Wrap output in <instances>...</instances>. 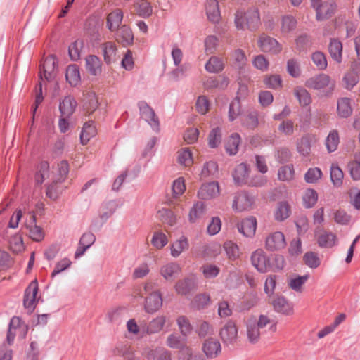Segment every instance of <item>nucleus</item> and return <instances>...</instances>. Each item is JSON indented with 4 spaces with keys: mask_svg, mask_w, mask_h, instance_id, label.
Returning <instances> with one entry per match:
<instances>
[{
    "mask_svg": "<svg viewBox=\"0 0 360 360\" xmlns=\"http://www.w3.org/2000/svg\"><path fill=\"white\" fill-rule=\"evenodd\" d=\"M235 24L238 30H245L246 28L253 31L260 25V16L257 8H250L246 12L237 11L235 15Z\"/></svg>",
    "mask_w": 360,
    "mask_h": 360,
    "instance_id": "obj_1",
    "label": "nucleus"
},
{
    "mask_svg": "<svg viewBox=\"0 0 360 360\" xmlns=\"http://www.w3.org/2000/svg\"><path fill=\"white\" fill-rule=\"evenodd\" d=\"M186 190L185 181L183 177H179L173 181L172 194L167 193L162 200V204L174 207L177 204L178 199Z\"/></svg>",
    "mask_w": 360,
    "mask_h": 360,
    "instance_id": "obj_2",
    "label": "nucleus"
},
{
    "mask_svg": "<svg viewBox=\"0 0 360 360\" xmlns=\"http://www.w3.org/2000/svg\"><path fill=\"white\" fill-rule=\"evenodd\" d=\"M147 294L144 304L145 311L153 314L158 310V287L155 283H147L144 287Z\"/></svg>",
    "mask_w": 360,
    "mask_h": 360,
    "instance_id": "obj_3",
    "label": "nucleus"
},
{
    "mask_svg": "<svg viewBox=\"0 0 360 360\" xmlns=\"http://www.w3.org/2000/svg\"><path fill=\"white\" fill-rule=\"evenodd\" d=\"M27 332V327L21 322L18 317H13L11 320L7 334V342L12 344L15 337L24 338Z\"/></svg>",
    "mask_w": 360,
    "mask_h": 360,
    "instance_id": "obj_4",
    "label": "nucleus"
},
{
    "mask_svg": "<svg viewBox=\"0 0 360 360\" xmlns=\"http://www.w3.org/2000/svg\"><path fill=\"white\" fill-rule=\"evenodd\" d=\"M69 172L68 163L66 161H61L58 164L56 169V172L52 174L51 179L52 184H50L47 188L46 193L50 197L52 193H55L54 186L58 182H62L67 177Z\"/></svg>",
    "mask_w": 360,
    "mask_h": 360,
    "instance_id": "obj_5",
    "label": "nucleus"
},
{
    "mask_svg": "<svg viewBox=\"0 0 360 360\" xmlns=\"http://www.w3.org/2000/svg\"><path fill=\"white\" fill-rule=\"evenodd\" d=\"M57 66V60L55 56H49L46 57L40 69L39 77L41 80L44 79L47 81H51L56 76Z\"/></svg>",
    "mask_w": 360,
    "mask_h": 360,
    "instance_id": "obj_6",
    "label": "nucleus"
},
{
    "mask_svg": "<svg viewBox=\"0 0 360 360\" xmlns=\"http://www.w3.org/2000/svg\"><path fill=\"white\" fill-rule=\"evenodd\" d=\"M254 199L245 191H240L236 193L232 207L236 212H243L251 208Z\"/></svg>",
    "mask_w": 360,
    "mask_h": 360,
    "instance_id": "obj_7",
    "label": "nucleus"
},
{
    "mask_svg": "<svg viewBox=\"0 0 360 360\" xmlns=\"http://www.w3.org/2000/svg\"><path fill=\"white\" fill-rule=\"evenodd\" d=\"M258 46L262 51L269 52L274 54H277L282 50L281 45L276 39L264 33H262L259 37Z\"/></svg>",
    "mask_w": 360,
    "mask_h": 360,
    "instance_id": "obj_8",
    "label": "nucleus"
},
{
    "mask_svg": "<svg viewBox=\"0 0 360 360\" xmlns=\"http://www.w3.org/2000/svg\"><path fill=\"white\" fill-rule=\"evenodd\" d=\"M220 337L226 345H233L238 339V328L234 321L229 320L220 330Z\"/></svg>",
    "mask_w": 360,
    "mask_h": 360,
    "instance_id": "obj_9",
    "label": "nucleus"
},
{
    "mask_svg": "<svg viewBox=\"0 0 360 360\" xmlns=\"http://www.w3.org/2000/svg\"><path fill=\"white\" fill-rule=\"evenodd\" d=\"M285 245V236L282 232L272 233L266 238L265 246L269 251H278L284 248Z\"/></svg>",
    "mask_w": 360,
    "mask_h": 360,
    "instance_id": "obj_10",
    "label": "nucleus"
},
{
    "mask_svg": "<svg viewBox=\"0 0 360 360\" xmlns=\"http://www.w3.org/2000/svg\"><path fill=\"white\" fill-rule=\"evenodd\" d=\"M38 292V283L37 280L32 281L26 288L24 296V306L30 311H33L36 304V295Z\"/></svg>",
    "mask_w": 360,
    "mask_h": 360,
    "instance_id": "obj_11",
    "label": "nucleus"
},
{
    "mask_svg": "<svg viewBox=\"0 0 360 360\" xmlns=\"http://www.w3.org/2000/svg\"><path fill=\"white\" fill-rule=\"evenodd\" d=\"M252 264L261 273H264L269 268V261L262 249L256 250L251 256Z\"/></svg>",
    "mask_w": 360,
    "mask_h": 360,
    "instance_id": "obj_12",
    "label": "nucleus"
},
{
    "mask_svg": "<svg viewBox=\"0 0 360 360\" xmlns=\"http://www.w3.org/2000/svg\"><path fill=\"white\" fill-rule=\"evenodd\" d=\"M219 195L218 182L212 181L202 184L198 192V196L202 200H210Z\"/></svg>",
    "mask_w": 360,
    "mask_h": 360,
    "instance_id": "obj_13",
    "label": "nucleus"
},
{
    "mask_svg": "<svg viewBox=\"0 0 360 360\" xmlns=\"http://www.w3.org/2000/svg\"><path fill=\"white\" fill-rule=\"evenodd\" d=\"M202 349L207 358L214 359L221 353V347L218 340L210 338L205 340Z\"/></svg>",
    "mask_w": 360,
    "mask_h": 360,
    "instance_id": "obj_14",
    "label": "nucleus"
},
{
    "mask_svg": "<svg viewBox=\"0 0 360 360\" xmlns=\"http://www.w3.org/2000/svg\"><path fill=\"white\" fill-rule=\"evenodd\" d=\"M256 318L251 316L246 321V333L248 341L252 344L259 342L262 331L257 327Z\"/></svg>",
    "mask_w": 360,
    "mask_h": 360,
    "instance_id": "obj_15",
    "label": "nucleus"
},
{
    "mask_svg": "<svg viewBox=\"0 0 360 360\" xmlns=\"http://www.w3.org/2000/svg\"><path fill=\"white\" fill-rule=\"evenodd\" d=\"M205 11L207 19L211 22L218 23L221 20V13L219 1L207 0L205 4Z\"/></svg>",
    "mask_w": 360,
    "mask_h": 360,
    "instance_id": "obj_16",
    "label": "nucleus"
},
{
    "mask_svg": "<svg viewBox=\"0 0 360 360\" xmlns=\"http://www.w3.org/2000/svg\"><path fill=\"white\" fill-rule=\"evenodd\" d=\"M85 68L93 76L100 75L102 72V63L96 56L89 55L85 58Z\"/></svg>",
    "mask_w": 360,
    "mask_h": 360,
    "instance_id": "obj_17",
    "label": "nucleus"
},
{
    "mask_svg": "<svg viewBox=\"0 0 360 360\" xmlns=\"http://www.w3.org/2000/svg\"><path fill=\"white\" fill-rule=\"evenodd\" d=\"M257 221L255 217L246 218L238 224L240 233L246 237H252L256 231Z\"/></svg>",
    "mask_w": 360,
    "mask_h": 360,
    "instance_id": "obj_18",
    "label": "nucleus"
},
{
    "mask_svg": "<svg viewBox=\"0 0 360 360\" xmlns=\"http://www.w3.org/2000/svg\"><path fill=\"white\" fill-rule=\"evenodd\" d=\"M330 82V77L325 74H320L311 77L306 81V86L314 89H322L328 86Z\"/></svg>",
    "mask_w": 360,
    "mask_h": 360,
    "instance_id": "obj_19",
    "label": "nucleus"
},
{
    "mask_svg": "<svg viewBox=\"0 0 360 360\" xmlns=\"http://www.w3.org/2000/svg\"><path fill=\"white\" fill-rule=\"evenodd\" d=\"M26 227L29 230V236L34 241L40 242L44 238V232L41 227L35 224V216L30 214V222L26 224Z\"/></svg>",
    "mask_w": 360,
    "mask_h": 360,
    "instance_id": "obj_20",
    "label": "nucleus"
},
{
    "mask_svg": "<svg viewBox=\"0 0 360 360\" xmlns=\"http://www.w3.org/2000/svg\"><path fill=\"white\" fill-rule=\"evenodd\" d=\"M342 44L337 39H330L328 44V52L333 60L340 63L342 60Z\"/></svg>",
    "mask_w": 360,
    "mask_h": 360,
    "instance_id": "obj_21",
    "label": "nucleus"
},
{
    "mask_svg": "<svg viewBox=\"0 0 360 360\" xmlns=\"http://www.w3.org/2000/svg\"><path fill=\"white\" fill-rule=\"evenodd\" d=\"M141 117L147 122L153 128H155L158 125L155 111L146 103H141L139 104Z\"/></svg>",
    "mask_w": 360,
    "mask_h": 360,
    "instance_id": "obj_22",
    "label": "nucleus"
},
{
    "mask_svg": "<svg viewBox=\"0 0 360 360\" xmlns=\"http://www.w3.org/2000/svg\"><path fill=\"white\" fill-rule=\"evenodd\" d=\"M257 327H259L263 333L269 331L274 333L276 330V322L268 316L262 314L258 319H256Z\"/></svg>",
    "mask_w": 360,
    "mask_h": 360,
    "instance_id": "obj_23",
    "label": "nucleus"
},
{
    "mask_svg": "<svg viewBox=\"0 0 360 360\" xmlns=\"http://www.w3.org/2000/svg\"><path fill=\"white\" fill-rule=\"evenodd\" d=\"M76 106L77 102L74 98L71 96L65 97L59 105L61 116L69 117L75 112Z\"/></svg>",
    "mask_w": 360,
    "mask_h": 360,
    "instance_id": "obj_24",
    "label": "nucleus"
},
{
    "mask_svg": "<svg viewBox=\"0 0 360 360\" xmlns=\"http://www.w3.org/2000/svg\"><path fill=\"white\" fill-rule=\"evenodd\" d=\"M337 112L342 118H347L351 116L353 112L351 99L347 97L339 98L337 102Z\"/></svg>",
    "mask_w": 360,
    "mask_h": 360,
    "instance_id": "obj_25",
    "label": "nucleus"
},
{
    "mask_svg": "<svg viewBox=\"0 0 360 360\" xmlns=\"http://www.w3.org/2000/svg\"><path fill=\"white\" fill-rule=\"evenodd\" d=\"M273 306L275 311L285 315H290L293 311L292 304L281 296L277 297L273 300Z\"/></svg>",
    "mask_w": 360,
    "mask_h": 360,
    "instance_id": "obj_26",
    "label": "nucleus"
},
{
    "mask_svg": "<svg viewBox=\"0 0 360 360\" xmlns=\"http://www.w3.org/2000/svg\"><path fill=\"white\" fill-rule=\"evenodd\" d=\"M116 40L123 46L131 44L134 41V34L131 28L125 25H122L117 31Z\"/></svg>",
    "mask_w": 360,
    "mask_h": 360,
    "instance_id": "obj_27",
    "label": "nucleus"
},
{
    "mask_svg": "<svg viewBox=\"0 0 360 360\" xmlns=\"http://www.w3.org/2000/svg\"><path fill=\"white\" fill-rule=\"evenodd\" d=\"M249 175V169L246 164L240 163L238 165L233 173L234 182L237 185H242L246 183Z\"/></svg>",
    "mask_w": 360,
    "mask_h": 360,
    "instance_id": "obj_28",
    "label": "nucleus"
},
{
    "mask_svg": "<svg viewBox=\"0 0 360 360\" xmlns=\"http://www.w3.org/2000/svg\"><path fill=\"white\" fill-rule=\"evenodd\" d=\"M336 4L333 2H325L317 8L316 18L318 20H323L329 18L335 13Z\"/></svg>",
    "mask_w": 360,
    "mask_h": 360,
    "instance_id": "obj_29",
    "label": "nucleus"
},
{
    "mask_svg": "<svg viewBox=\"0 0 360 360\" xmlns=\"http://www.w3.org/2000/svg\"><path fill=\"white\" fill-rule=\"evenodd\" d=\"M123 19V13L121 9H115L110 13L107 18V27L111 30H117Z\"/></svg>",
    "mask_w": 360,
    "mask_h": 360,
    "instance_id": "obj_30",
    "label": "nucleus"
},
{
    "mask_svg": "<svg viewBox=\"0 0 360 360\" xmlns=\"http://www.w3.org/2000/svg\"><path fill=\"white\" fill-rule=\"evenodd\" d=\"M98 106V102L94 92H89L84 96L83 110L88 115L92 114Z\"/></svg>",
    "mask_w": 360,
    "mask_h": 360,
    "instance_id": "obj_31",
    "label": "nucleus"
},
{
    "mask_svg": "<svg viewBox=\"0 0 360 360\" xmlns=\"http://www.w3.org/2000/svg\"><path fill=\"white\" fill-rule=\"evenodd\" d=\"M242 125L248 129H255L259 124L258 113L256 110H249L241 117Z\"/></svg>",
    "mask_w": 360,
    "mask_h": 360,
    "instance_id": "obj_32",
    "label": "nucleus"
},
{
    "mask_svg": "<svg viewBox=\"0 0 360 360\" xmlns=\"http://www.w3.org/2000/svg\"><path fill=\"white\" fill-rule=\"evenodd\" d=\"M312 138L311 135L303 136L297 143V150L303 157H307L311 153Z\"/></svg>",
    "mask_w": 360,
    "mask_h": 360,
    "instance_id": "obj_33",
    "label": "nucleus"
},
{
    "mask_svg": "<svg viewBox=\"0 0 360 360\" xmlns=\"http://www.w3.org/2000/svg\"><path fill=\"white\" fill-rule=\"evenodd\" d=\"M102 52L105 63H110L115 60L117 46L115 43L108 41L101 45Z\"/></svg>",
    "mask_w": 360,
    "mask_h": 360,
    "instance_id": "obj_34",
    "label": "nucleus"
},
{
    "mask_svg": "<svg viewBox=\"0 0 360 360\" xmlns=\"http://www.w3.org/2000/svg\"><path fill=\"white\" fill-rule=\"evenodd\" d=\"M96 134V129L92 121L86 122L84 124L82 133L80 135V140L82 145H86L89 140L95 136Z\"/></svg>",
    "mask_w": 360,
    "mask_h": 360,
    "instance_id": "obj_35",
    "label": "nucleus"
},
{
    "mask_svg": "<svg viewBox=\"0 0 360 360\" xmlns=\"http://www.w3.org/2000/svg\"><path fill=\"white\" fill-rule=\"evenodd\" d=\"M175 288L179 294L187 295L195 288V280L193 278H187L179 281L175 285Z\"/></svg>",
    "mask_w": 360,
    "mask_h": 360,
    "instance_id": "obj_36",
    "label": "nucleus"
},
{
    "mask_svg": "<svg viewBox=\"0 0 360 360\" xmlns=\"http://www.w3.org/2000/svg\"><path fill=\"white\" fill-rule=\"evenodd\" d=\"M167 345L171 348L179 349L182 353V355L186 352V349L189 348L186 346L185 338H181L174 334L168 336Z\"/></svg>",
    "mask_w": 360,
    "mask_h": 360,
    "instance_id": "obj_37",
    "label": "nucleus"
},
{
    "mask_svg": "<svg viewBox=\"0 0 360 360\" xmlns=\"http://www.w3.org/2000/svg\"><path fill=\"white\" fill-rule=\"evenodd\" d=\"M66 80L69 82L71 86H77L80 81V72L79 70V68L76 65H70L67 68L66 75H65Z\"/></svg>",
    "mask_w": 360,
    "mask_h": 360,
    "instance_id": "obj_38",
    "label": "nucleus"
},
{
    "mask_svg": "<svg viewBox=\"0 0 360 360\" xmlns=\"http://www.w3.org/2000/svg\"><path fill=\"white\" fill-rule=\"evenodd\" d=\"M210 302L211 298L208 293H200L194 297L191 302V306L195 309L202 310L207 308L210 305Z\"/></svg>",
    "mask_w": 360,
    "mask_h": 360,
    "instance_id": "obj_39",
    "label": "nucleus"
},
{
    "mask_svg": "<svg viewBox=\"0 0 360 360\" xmlns=\"http://www.w3.org/2000/svg\"><path fill=\"white\" fill-rule=\"evenodd\" d=\"M340 143V136L336 129L331 130L325 140V145L328 153L334 152L337 150Z\"/></svg>",
    "mask_w": 360,
    "mask_h": 360,
    "instance_id": "obj_40",
    "label": "nucleus"
},
{
    "mask_svg": "<svg viewBox=\"0 0 360 360\" xmlns=\"http://www.w3.org/2000/svg\"><path fill=\"white\" fill-rule=\"evenodd\" d=\"M240 143V136L238 133L232 134L228 139L225 148L230 155H236L238 151V146Z\"/></svg>",
    "mask_w": 360,
    "mask_h": 360,
    "instance_id": "obj_41",
    "label": "nucleus"
},
{
    "mask_svg": "<svg viewBox=\"0 0 360 360\" xmlns=\"http://www.w3.org/2000/svg\"><path fill=\"white\" fill-rule=\"evenodd\" d=\"M302 201L305 208H312L318 201L317 192L313 188L307 189L303 194Z\"/></svg>",
    "mask_w": 360,
    "mask_h": 360,
    "instance_id": "obj_42",
    "label": "nucleus"
},
{
    "mask_svg": "<svg viewBox=\"0 0 360 360\" xmlns=\"http://www.w3.org/2000/svg\"><path fill=\"white\" fill-rule=\"evenodd\" d=\"M317 243L321 248H332L335 245L336 236L331 232L324 231L318 236Z\"/></svg>",
    "mask_w": 360,
    "mask_h": 360,
    "instance_id": "obj_43",
    "label": "nucleus"
},
{
    "mask_svg": "<svg viewBox=\"0 0 360 360\" xmlns=\"http://www.w3.org/2000/svg\"><path fill=\"white\" fill-rule=\"evenodd\" d=\"M134 11L141 17H148L152 13V7L146 0H139L134 4Z\"/></svg>",
    "mask_w": 360,
    "mask_h": 360,
    "instance_id": "obj_44",
    "label": "nucleus"
},
{
    "mask_svg": "<svg viewBox=\"0 0 360 360\" xmlns=\"http://www.w3.org/2000/svg\"><path fill=\"white\" fill-rule=\"evenodd\" d=\"M205 68L209 72L218 73L223 70L224 63L221 58L217 56H212L206 63Z\"/></svg>",
    "mask_w": 360,
    "mask_h": 360,
    "instance_id": "obj_45",
    "label": "nucleus"
},
{
    "mask_svg": "<svg viewBox=\"0 0 360 360\" xmlns=\"http://www.w3.org/2000/svg\"><path fill=\"white\" fill-rule=\"evenodd\" d=\"M219 173L218 165L215 161L210 160L206 162L201 171V176L202 177H217Z\"/></svg>",
    "mask_w": 360,
    "mask_h": 360,
    "instance_id": "obj_46",
    "label": "nucleus"
},
{
    "mask_svg": "<svg viewBox=\"0 0 360 360\" xmlns=\"http://www.w3.org/2000/svg\"><path fill=\"white\" fill-rule=\"evenodd\" d=\"M294 95L298 99L301 105L307 106L311 101L309 93L302 86H297L294 89Z\"/></svg>",
    "mask_w": 360,
    "mask_h": 360,
    "instance_id": "obj_47",
    "label": "nucleus"
},
{
    "mask_svg": "<svg viewBox=\"0 0 360 360\" xmlns=\"http://www.w3.org/2000/svg\"><path fill=\"white\" fill-rule=\"evenodd\" d=\"M188 247V240L184 236L180 238L171 246V254L173 257H176Z\"/></svg>",
    "mask_w": 360,
    "mask_h": 360,
    "instance_id": "obj_48",
    "label": "nucleus"
},
{
    "mask_svg": "<svg viewBox=\"0 0 360 360\" xmlns=\"http://www.w3.org/2000/svg\"><path fill=\"white\" fill-rule=\"evenodd\" d=\"M291 210L289 204L284 201L281 202L278 205L277 210L275 212V217L278 221H283L290 214Z\"/></svg>",
    "mask_w": 360,
    "mask_h": 360,
    "instance_id": "obj_49",
    "label": "nucleus"
},
{
    "mask_svg": "<svg viewBox=\"0 0 360 360\" xmlns=\"http://www.w3.org/2000/svg\"><path fill=\"white\" fill-rule=\"evenodd\" d=\"M343 172L337 164H332L330 167V179L335 186H340L342 184Z\"/></svg>",
    "mask_w": 360,
    "mask_h": 360,
    "instance_id": "obj_50",
    "label": "nucleus"
},
{
    "mask_svg": "<svg viewBox=\"0 0 360 360\" xmlns=\"http://www.w3.org/2000/svg\"><path fill=\"white\" fill-rule=\"evenodd\" d=\"M241 112V105L238 97L234 98L229 105V120L234 121Z\"/></svg>",
    "mask_w": 360,
    "mask_h": 360,
    "instance_id": "obj_51",
    "label": "nucleus"
},
{
    "mask_svg": "<svg viewBox=\"0 0 360 360\" xmlns=\"http://www.w3.org/2000/svg\"><path fill=\"white\" fill-rule=\"evenodd\" d=\"M159 214L162 221L169 226H173L176 221V217L171 209L162 207L159 210Z\"/></svg>",
    "mask_w": 360,
    "mask_h": 360,
    "instance_id": "obj_52",
    "label": "nucleus"
},
{
    "mask_svg": "<svg viewBox=\"0 0 360 360\" xmlns=\"http://www.w3.org/2000/svg\"><path fill=\"white\" fill-rule=\"evenodd\" d=\"M178 160L181 165L188 166L193 164V156L189 148H184L178 151Z\"/></svg>",
    "mask_w": 360,
    "mask_h": 360,
    "instance_id": "obj_53",
    "label": "nucleus"
},
{
    "mask_svg": "<svg viewBox=\"0 0 360 360\" xmlns=\"http://www.w3.org/2000/svg\"><path fill=\"white\" fill-rule=\"evenodd\" d=\"M205 213V205L202 202H198L191 208L189 212V220L191 222H195L201 217Z\"/></svg>",
    "mask_w": 360,
    "mask_h": 360,
    "instance_id": "obj_54",
    "label": "nucleus"
},
{
    "mask_svg": "<svg viewBox=\"0 0 360 360\" xmlns=\"http://www.w3.org/2000/svg\"><path fill=\"white\" fill-rule=\"evenodd\" d=\"M224 248L229 259L236 260L239 257V248L238 245L232 241L225 242Z\"/></svg>",
    "mask_w": 360,
    "mask_h": 360,
    "instance_id": "obj_55",
    "label": "nucleus"
},
{
    "mask_svg": "<svg viewBox=\"0 0 360 360\" xmlns=\"http://www.w3.org/2000/svg\"><path fill=\"white\" fill-rule=\"evenodd\" d=\"M208 143L210 148H217L221 141V131L219 127L211 130L208 136Z\"/></svg>",
    "mask_w": 360,
    "mask_h": 360,
    "instance_id": "obj_56",
    "label": "nucleus"
},
{
    "mask_svg": "<svg viewBox=\"0 0 360 360\" xmlns=\"http://www.w3.org/2000/svg\"><path fill=\"white\" fill-rule=\"evenodd\" d=\"M304 264L311 269H316L321 264V260L317 254L314 252H307L304 255Z\"/></svg>",
    "mask_w": 360,
    "mask_h": 360,
    "instance_id": "obj_57",
    "label": "nucleus"
},
{
    "mask_svg": "<svg viewBox=\"0 0 360 360\" xmlns=\"http://www.w3.org/2000/svg\"><path fill=\"white\" fill-rule=\"evenodd\" d=\"M311 60L319 70H323L327 68L328 62L326 55L321 51H316L311 55Z\"/></svg>",
    "mask_w": 360,
    "mask_h": 360,
    "instance_id": "obj_58",
    "label": "nucleus"
},
{
    "mask_svg": "<svg viewBox=\"0 0 360 360\" xmlns=\"http://www.w3.org/2000/svg\"><path fill=\"white\" fill-rule=\"evenodd\" d=\"M49 164L47 162H41L39 165V169L36 175V181L37 184H42L45 179L50 177Z\"/></svg>",
    "mask_w": 360,
    "mask_h": 360,
    "instance_id": "obj_59",
    "label": "nucleus"
},
{
    "mask_svg": "<svg viewBox=\"0 0 360 360\" xmlns=\"http://www.w3.org/2000/svg\"><path fill=\"white\" fill-rule=\"evenodd\" d=\"M294 172L292 165H284L278 169V176L281 181H290L293 178Z\"/></svg>",
    "mask_w": 360,
    "mask_h": 360,
    "instance_id": "obj_60",
    "label": "nucleus"
},
{
    "mask_svg": "<svg viewBox=\"0 0 360 360\" xmlns=\"http://www.w3.org/2000/svg\"><path fill=\"white\" fill-rule=\"evenodd\" d=\"M322 172L318 167L309 168L304 175L306 182L314 184L321 178Z\"/></svg>",
    "mask_w": 360,
    "mask_h": 360,
    "instance_id": "obj_61",
    "label": "nucleus"
},
{
    "mask_svg": "<svg viewBox=\"0 0 360 360\" xmlns=\"http://www.w3.org/2000/svg\"><path fill=\"white\" fill-rule=\"evenodd\" d=\"M210 105L208 98L205 96H200L196 101L195 108L199 113L205 115L208 112Z\"/></svg>",
    "mask_w": 360,
    "mask_h": 360,
    "instance_id": "obj_62",
    "label": "nucleus"
},
{
    "mask_svg": "<svg viewBox=\"0 0 360 360\" xmlns=\"http://www.w3.org/2000/svg\"><path fill=\"white\" fill-rule=\"evenodd\" d=\"M309 278V274L297 276L295 278H292L288 285L292 290L300 292L302 289V286L307 282Z\"/></svg>",
    "mask_w": 360,
    "mask_h": 360,
    "instance_id": "obj_63",
    "label": "nucleus"
},
{
    "mask_svg": "<svg viewBox=\"0 0 360 360\" xmlns=\"http://www.w3.org/2000/svg\"><path fill=\"white\" fill-rule=\"evenodd\" d=\"M180 271L177 264H171L163 268L161 270V274L166 279H170L178 275Z\"/></svg>",
    "mask_w": 360,
    "mask_h": 360,
    "instance_id": "obj_64",
    "label": "nucleus"
}]
</instances>
